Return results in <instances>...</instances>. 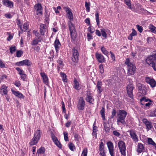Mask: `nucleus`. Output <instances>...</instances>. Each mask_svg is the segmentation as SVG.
I'll return each mask as SVG.
<instances>
[{
	"mask_svg": "<svg viewBox=\"0 0 156 156\" xmlns=\"http://www.w3.org/2000/svg\"><path fill=\"white\" fill-rule=\"evenodd\" d=\"M127 112L124 110H119L117 113V122L118 125H119L121 123L125 124L126 122L125 119L127 115Z\"/></svg>",
	"mask_w": 156,
	"mask_h": 156,
	"instance_id": "1",
	"label": "nucleus"
},
{
	"mask_svg": "<svg viewBox=\"0 0 156 156\" xmlns=\"http://www.w3.org/2000/svg\"><path fill=\"white\" fill-rule=\"evenodd\" d=\"M125 64L127 66V74L128 75H133L136 72V67L135 65L131 63L128 58L126 59Z\"/></svg>",
	"mask_w": 156,
	"mask_h": 156,
	"instance_id": "2",
	"label": "nucleus"
},
{
	"mask_svg": "<svg viewBox=\"0 0 156 156\" xmlns=\"http://www.w3.org/2000/svg\"><path fill=\"white\" fill-rule=\"evenodd\" d=\"M146 62L147 64L151 66L154 71H156V63H155L153 55L147 57L146 59Z\"/></svg>",
	"mask_w": 156,
	"mask_h": 156,
	"instance_id": "3",
	"label": "nucleus"
},
{
	"mask_svg": "<svg viewBox=\"0 0 156 156\" xmlns=\"http://www.w3.org/2000/svg\"><path fill=\"white\" fill-rule=\"evenodd\" d=\"M118 146L121 154L126 155V146L125 143L122 141H120L118 143Z\"/></svg>",
	"mask_w": 156,
	"mask_h": 156,
	"instance_id": "4",
	"label": "nucleus"
},
{
	"mask_svg": "<svg viewBox=\"0 0 156 156\" xmlns=\"http://www.w3.org/2000/svg\"><path fill=\"white\" fill-rule=\"evenodd\" d=\"M68 24L71 37L73 39L75 38L76 37L75 33V28L71 21H69Z\"/></svg>",
	"mask_w": 156,
	"mask_h": 156,
	"instance_id": "5",
	"label": "nucleus"
},
{
	"mask_svg": "<svg viewBox=\"0 0 156 156\" xmlns=\"http://www.w3.org/2000/svg\"><path fill=\"white\" fill-rule=\"evenodd\" d=\"M36 12L38 16H41L42 15V7L40 4L38 3L34 6Z\"/></svg>",
	"mask_w": 156,
	"mask_h": 156,
	"instance_id": "6",
	"label": "nucleus"
},
{
	"mask_svg": "<svg viewBox=\"0 0 156 156\" xmlns=\"http://www.w3.org/2000/svg\"><path fill=\"white\" fill-rule=\"evenodd\" d=\"M136 86L138 87L139 93L144 95L145 94L146 91L145 89V87H144L141 83H139L138 80H136Z\"/></svg>",
	"mask_w": 156,
	"mask_h": 156,
	"instance_id": "7",
	"label": "nucleus"
},
{
	"mask_svg": "<svg viewBox=\"0 0 156 156\" xmlns=\"http://www.w3.org/2000/svg\"><path fill=\"white\" fill-rule=\"evenodd\" d=\"M85 105V101L83 98L82 97L80 98L78 100V103L77 105V107L78 110H83Z\"/></svg>",
	"mask_w": 156,
	"mask_h": 156,
	"instance_id": "8",
	"label": "nucleus"
},
{
	"mask_svg": "<svg viewBox=\"0 0 156 156\" xmlns=\"http://www.w3.org/2000/svg\"><path fill=\"white\" fill-rule=\"evenodd\" d=\"M109 154L111 156H114V146L113 143L111 141L107 143Z\"/></svg>",
	"mask_w": 156,
	"mask_h": 156,
	"instance_id": "9",
	"label": "nucleus"
},
{
	"mask_svg": "<svg viewBox=\"0 0 156 156\" xmlns=\"http://www.w3.org/2000/svg\"><path fill=\"white\" fill-rule=\"evenodd\" d=\"M73 53L72 60L73 62L76 63L78 60L79 53L74 48L73 49Z\"/></svg>",
	"mask_w": 156,
	"mask_h": 156,
	"instance_id": "10",
	"label": "nucleus"
},
{
	"mask_svg": "<svg viewBox=\"0 0 156 156\" xmlns=\"http://www.w3.org/2000/svg\"><path fill=\"white\" fill-rule=\"evenodd\" d=\"M146 82L149 84L152 87H155L156 85V82L153 78L150 77H147L145 78Z\"/></svg>",
	"mask_w": 156,
	"mask_h": 156,
	"instance_id": "11",
	"label": "nucleus"
},
{
	"mask_svg": "<svg viewBox=\"0 0 156 156\" xmlns=\"http://www.w3.org/2000/svg\"><path fill=\"white\" fill-rule=\"evenodd\" d=\"M127 94L129 97L131 98H133V84H131L128 85L126 87Z\"/></svg>",
	"mask_w": 156,
	"mask_h": 156,
	"instance_id": "12",
	"label": "nucleus"
},
{
	"mask_svg": "<svg viewBox=\"0 0 156 156\" xmlns=\"http://www.w3.org/2000/svg\"><path fill=\"white\" fill-rule=\"evenodd\" d=\"M140 101L142 105H145L146 106H149L151 104V101L144 97L142 98Z\"/></svg>",
	"mask_w": 156,
	"mask_h": 156,
	"instance_id": "13",
	"label": "nucleus"
},
{
	"mask_svg": "<svg viewBox=\"0 0 156 156\" xmlns=\"http://www.w3.org/2000/svg\"><path fill=\"white\" fill-rule=\"evenodd\" d=\"M2 4L7 7L12 8L13 6V3L9 0H3Z\"/></svg>",
	"mask_w": 156,
	"mask_h": 156,
	"instance_id": "14",
	"label": "nucleus"
},
{
	"mask_svg": "<svg viewBox=\"0 0 156 156\" xmlns=\"http://www.w3.org/2000/svg\"><path fill=\"white\" fill-rule=\"evenodd\" d=\"M143 122L145 124L147 130L150 129L153 126L151 122L148 121L146 119H144L142 120Z\"/></svg>",
	"mask_w": 156,
	"mask_h": 156,
	"instance_id": "15",
	"label": "nucleus"
},
{
	"mask_svg": "<svg viewBox=\"0 0 156 156\" xmlns=\"http://www.w3.org/2000/svg\"><path fill=\"white\" fill-rule=\"evenodd\" d=\"M95 56L99 62H103L105 61V59L102 55L100 54L96 53Z\"/></svg>",
	"mask_w": 156,
	"mask_h": 156,
	"instance_id": "16",
	"label": "nucleus"
},
{
	"mask_svg": "<svg viewBox=\"0 0 156 156\" xmlns=\"http://www.w3.org/2000/svg\"><path fill=\"white\" fill-rule=\"evenodd\" d=\"M130 135L133 140L135 142H137L138 140V137L136 134L135 132L133 130H130Z\"/></svg>",
	"mask_w": 156,
	"mask_h": 156,
	"instance_id": "17",
	"label": "nucleus"
},
{
	"mask_svg": "<svg viewBox=\"0 0 156 156\" xmlns=\"http://www.w3.org/2000/svg\"><path fill=\"white\" fill-rule=\"evenodd\" d=\"M47 28V27L45 25L43 24L40 25V31L41 35H44L45 32H46Z\"/></svg>",
	"mask_w": 156,
	"mask_h": 156,
	"instance_id": "18",
	"label": "nucleus"
},
{
	"mask_svg": "<svg viewBox=\"0 0 156 156\" xmlns=\"http://www.w3.org/2000/svg\"><path fill=\"white\" fill-rule=\"evenodd\" d=\"M73 87L77 90H79L81 88L79 82L77 81L76 79H75L74 80Z\"/></svg>",
	"mask_w": 156,
	"mask_h": 156,
	"instance_id": "19",
	"label": "nucleus"
},
{
	"mask_svg": "<svg viewBox=\"0 0 156 156\" xmlns=\"http://www.w3.org/2000/svg\"><path fill=\"white\" fill-rule=\"evenodd\" d=\"M86 101L90 103H92L94 101V99L91 96L90 93V92H87V97L85 98Z\"/></svg>",
	"mask_w": 156,
	"mask_h": 156,
	"instance_id": "20",
	"label": "nucleus"
},
{
	"mask_svg": "<svg viewBox=\"0 0 156 156\" xmlns=\"http://www.w3.org/2000/svg\"><path fill=\"white\" fill-rule=\"evenodd\" d=\"M61 46V44L59 40L56 39L54 42V46L57 52L59 50Z\"/></svg>",
	"mask_w": 156,
	"mask_h": 156,
	"instance_id": "21",
	"label": "nucleus"
},
{
	"mask_svg": "<svg viewBox=\"0 0 156 156\" xmlns=\"http://www.w3.org/2000/svg\"><path fill=\"white\" fill-rule=\"evenodd\" d=\"M11 91L12 93L16 96L20 98H24V97L23 96L22 94L20 93L19 91H15L13 90H12Z\"/></svg>",
	"mask_w": 156,
	"mask_h": 156,
	"instance_id": "22",
	"label": "nucleus"
},
{
	"mask_svg": "<svg viewBox=\"0 0 156 156\" xmlns=\"http://www.w3.org/2000/svg\"><path fill=\"white\" fill-rule=\"evenodd\" d=\"M41 75L42 77L44 83L45 84H47L48 83V79L47 76L44 73H41Z\"/></svg>",
	"mask_w": 156,
	"mask_h": 156,
	"instance_id": "23",
	"label": "nucleus"
},
{
	"mask_svg": "<svg viewBox=\"0 0 156 156\" xmlns=\"http://www.w3.org/2000/svg\"><path fill=\"white\" fill-rule=\"evenodd\" d=\"M144 150L143 145L141 143H138L137 151L139 153L142 152Z\"/></svg>",
	"mask_w": 156,
	"mask_h": 156,
	"instance_id": "24",
	"label": "nucleus"
},
{
	"mask_svg": "<svg viewBox=\"0 0 156 156\" xmlns=\"http://www.w3.org/2000/svg\"><path fill=\"white\" fill-rule=\"evenodd\" d=\"M102 85V83L101 81H98V82L97 84V87L98 92L99 93H101L103 90V89L101 87Z\"/></svg>",
	"mask_w": 156,
	"mask_h": 156,
	"instance_id": "25",
	"label": "nucleus"
},
{
	"mask_svg": "<svg viewBox=\"0 0 156 156\" xmlns=\"http://www.w3.org/2000/svg\"><path fill=\"white\" fill-rule=\"evenodd\" d=\"M39 140L34 136L33 139L31 140L30 144L31 145H34L37 143Z\"/></svg>",
	"mask_w": 156,
	"mask_h": 156,
	"instance_id": "26",
	"label": "nucleus"
},
{
	"mask_svg": "<svg viewBox=\"0 0 156 156\" xmlns=\"http://www.w3.org/2000/svg\"><path fill=\"white\" fill-rule=\"evenodd\" d=\"M124 1L125 3L127 5L128 8L133 10V9L132 7L130 0H124Z\"/></svg>",
	"mask_w": 156,
	"mask_h": 156,
	"instance_id": "27",
	"label": "nucleus"
},
{
	"mask_svg": "<svg viewBox=\"0 0 156 156\" xmlns=\"http://www.w3.org/2000/svg\"><path fill=\"white\" fill-rule=\"evenodd\" d=\"M45 149L44 147H41L38 149L37 151V154L38 155L44 154Z\"/></svg>",
	"mask_w": 156,
	"mask_h": 156,
	"instance_id": "28",
	"label": "nucleus"
},
{
	"mask_svg": "<svg viewBox=\"0 0 156 156\" xmlns=\"http://www.w3.org/2000/svg\"><path fill=\"white\" fill-rule=\"evenodd\" d=\"M41 133L40 130H37L35 131L34 136L40 139L41 136Z\"/></svg>",
	"mask_w": 156,
	"mask_h": 156,
	"instance_id": "29",
	"label": "nucleus"
},
{
	"mask_svg": "<svg viewBox=\"0 0 156 156\" xmlns=\"http://www.w3.org/2000/svg\"><path fill=\"white\" fill-rule=\"evenodd\" d=\"M149 29L151 32L156 33V27L151 24L149 26Z\"/></svg>",
	"mask_w": 156,
	"mask_h": 156,
	"instance_id": "30",
	"label": "nucleus"
},
{
	"mask_svg": "<svg viewBox=\"0 0 156 156\" xmlns=\"http://www.w3.org/2000/svg\"><path fill=\"white\" fill-rule=\"evenodd\" d=\"M60 75L62 77V80L63 82H67V81L66 75L63 73H61Z\"/></svg>",
	"mask_w": 156,
	"mask_h": 156,
	"instance_id": "31",
	"label": "nucleus"
},
{
	"mask_svg": "<svg viewBox=\"0 0 156 156\" xmlns=\"http://www.w3.org/2000/svg\"><path fill=\"white\" fill-rule=\"evenodd\" d=\"M101 50L103 54L106 55H108V52L106 48L104 46L101 47Z\"/></svg>",
	"mask_w": 156,
	"mask_h": 156,
	"instance_id": "32",
	"label": "nucleus"
},
{
	"mask_svg": "<svg viewBox=\"0 0 156 156\" xmlns=\"http://www.w3.org/2000/svg\"><path fill=\"white\" fill-rule=\"evenodd\" d=\"M90 2H85V6L86 9V10L87 12H89L90 10Z\"/></svg>",
	"mask_w": 156,
	"mask_h": 156,
	"instance_id": "33",
	"label": "nucleus"
},
{
	"mask_svg": "<svg viewBox=\"0 0 156 156\" xmlns=\"http://www.w3.org/2000/svg\"><path fill=\"white\" fill-rule=\"evenodd\" d=\"M67 15L68 18L70 20L69 21H71L73 19V14L71 11L68 12L67 13Z\"/></svg>",
	"mask_w": 156,
	"mask_h": 156,
	"instance_id": "34",
	"label": "nucleus"
},
{
	"mask_svg": "<svg viewBox=\"0 0 156 156\" xmlns=\"http://www.w3.org/2000/svg\"><path fill=\"white\" fill-rule=\"evenodd\" d=\"M97 131V127H96V126H94L93 129L92 135L93 136H94L95 138H97L96 132Z\"/></svg>",
	"mask_w": 156,
	"mask_h": 156,
	"instance_id": "35",
	"label": "nucleus"
},
{
	"mask_svg": "<svg viewBox=\"0 0 156 156\" xmlns=\"http://www.w3.org/2000/svg\"><path fill=\"white\" fill-rule=\"evenodd\" d=\"M102 36L105 38L107 37V35L105 32V29L102 28L100 29Z\"/></svg>",
	"mask_w": 156,
	"mask_h": 156,
	"instance_id": "36",
	"label": "nucleus"
},
{
	"mask_svg": "<svg viewBox=\"0 0 156 156\" xmlns=\"http://www.w3.org/2000/svg\"><path fill=\"white\" fill-rule=\"evenodd\" d=\"M147 141L148 143L150 144H151L154 146L156 145L155 143L152 140V139L151 138H148Z\"/></svg>",
	"mask_w": 156,
	"mask_h": 156,
	"instance_id": "37",
	"label": "nucleus"
},
{
	"mask_svg": "<svg viewBox=\"0 0 156 156\" xmlns=\"http://www.w3.org/2000/svg\"><path fill=\"white\" fill-rule=\"evenodd\" d=\"M23 65H25L28 66L31 65V63L30 61L27 59L23 60Z\"/></svg>",
	"mask_w": 156,
	"mask_h": 156,
	"instance_id": "38",
	"label": "nucleus"
},
{
	"mask_svg": "<svg viewBox=\"0 0 156 156\" xmlns=\"http://www.w3.org/2000/svg\"><path fill=\"white\" fill-rule=\"evenodd\" d=\"M95 16L96 18V21L98 26L99 25L100 21L99 20V13L97 12H96L95 14Z\"/></svg>",
	"mask_w": 156,
	"mask_h": 156,
	"instance_id": "39",
	"label": "nucleus"
},
{
	"mask_svg": "<svg viewBox=\"0 0 156 156\" xmlns=\"http://www.w3.org/2000/svg\"><path fill=\"white\" fill-rule=\"evenodd\" d=\"M105 109L104 108H103L101 111L100 112L101 115V117L104 120H105Z\"/></svg>",
	"mask_w": 156,
	"mask_h": 156,
	"instance_id": "40",
	"label": "nucleus"
},
{
	"mask_svg": "<svg viewBox=\"0 0 156 156\" xmlns=\"http://www.w3.org/2000/svg\"><path fill=\"white\" fill-rule=\"evenodd\" d=\"M7 87L5 85L2 86V88L3 89V92L4 94H7L8 91L7 90Z\"/></svg>",
	"mask_w": 156,
	"mask_h": 156,
	"instance_id": "41",
	"label": "nucleus"
},
{
	"mask_svg": "<svg viewBox=\"0 0 156 156\" xmlns=\"http://www.w3.org/2000/svg\"><path fill=\"white\" fill-rule=\"evenodd\" d=\"M40 41H39L38 39H35L33 41L31 44L32 45H36Z\"/></svg>",
	"mask_w": 156,
	"mask_h": 156,
	"instance_id": "42",
	"label": "nucleus"
},
{
	"mask_svg": "<svg viewBox=\"0 0 156 156\" xmlns=\"http://www.w3.org/2000/svg\"><path fill=\"white\" fill-rule=\"evenodd\" d=\"M29 27V24L27 23H24L23 25V30L24 31H26Z\"/></svg>",
	"mask_w": 156,
	"mask_h": 156,
	"instance_id": "43",
	"label": "nucleus"
},
{
	"mask_svg": "<svg viewBox=\"0 0 156 156\" xmlns=\"http://www.w3.org/2000/svg\"><path fill=\"white\" fill-rule=\"evenodd\" d=\"M64 140L66 141H68L69 139L68 137V134L67 132H63Z\"/></svg>",
	"mask_w": 156,
	"mask_h": 156,
	"instance_id": "44",
	"label": "nucleus"
},
{
	"mask_svg": "<svg viewBox=\"0 0 156 156\" xmlns=\"http://www.w3.org/2000/svg\"><path fill=\"white\" fill-rule=\"evenodd\" d=\"M16 69L17 71L19 74L20 75L23 74L24 73L23 71L19 67L16 68Z\"/></svg>",
	"mask_w": 156,
	"mask_h": 156,
	"instance_id": "45",
	"label": "nucleus"
},
{
	"mask_svg": "<svg viewBox=\"0 0 156 156\" xmlns=\"http://www.w3.org/2000/svg\"><path fill=\"white\" fill-rule=\"evenodd\" d=\"M87 149L86 148H85L83 150L82 156H87Z\"/></svg>",
	"mask_w": 156,
	"mask_h": 156,
	"instance_id": "46",
	"label": "nucleus"
},
{
	"mask_svg": "<svg viewBox=\"0 0 156 156\" xmlns=\"http://www.w3.org/2000/svg\"><path fill=\"white\" fill-rule=\"evenodd\" d=\"M23 53V52L21 51H17L16 52V56L18 57H20L22 55Z\"/></svg>",
	"mask_w": 156,
	"mask_h": 156,
	"instance_id": "47",
	"label": "nucleus"
},
{
	"mask_svg": "<svg viewBox=\"0 0 156 156\" xmlns=\"http://www.w3.org/2000/svg\"><path fill=\"white\" fill-rule=\"evenodd\" d=\"M69 149L72 151H73L75 149V146L74 144L70 143L69 144Z\"/></svg>",
	"mask_w": 156,
	"mask_h": 156,
	"instance_id": "48",
	"label": "nucleus"
},
{
	"mask_svg": "<svg viewBox=\"0 0 156 156\" xmlns=\"http://www.w3.org/2000/svg\"><path fill=\"white\" fill-rule=\"evenodd\" d=\"M51 137L54 142L58 140L57 137L54 135L53 133H51Z\"/></svg>",
	"mask_w": 156,
	"mask_h": 156,
	"instance_id": "49",
	"label": "nucleus"
},
{
	"mask_svg": "<svg viewBox=\"0 0 156 156\" xmlns=\"http://www.w3.org/2000/svg\"><path fill=\"white\" fill-rule=\"evenodd\" d=\"M10 52L11 53L14 52L16 50V48L15 46L11 47L10 48Z\"/></svg>",
	"mask_w": 156,
	"mask_h": 156,
	"instance_id": "50",
	"label": "nucleus"
},
{
	"mask_svg": "<svg viewBox=\"0 0 156 156\" xmlns=\"http://www.w3.org/2000/svg\"><path fill=\"white\" fill-rule=\"evenodd\" d=\"M54 143L59 148H61L62 147V145L58 141V140L56 141Z\"/></svg>",
	"mask_w": 156,
	"mask_h": 156,
	"instance_id": "51",
	"label": "nucleus"
},
{
	"mask_svg": "<svg viewBox=\"0 0 156 156\" xmlns=\"http://www.w3.org/2000/svg\"><path fill=\"white\" fill-rule=\"evenodd\" d=\"M87 30L91 33H93L95 31V29L94 28L91 27H89L87 29Z\"/></svg>",
	"mask_w": 156,
	"mask_h": 156,
	"instance_id": "52",
	"label": "nucleus"
},
{
	"mask_svg": "<svg viewBox=\"0 0 156 156\" xmlns=\"http://www.w3.org/2000/svg\"><path fill=\"white\" fill-rule=\"evenodd\" d=\"M100 69V72L101 73H103L104 72L103 66L102 64H100L99 66Z\"/></svg>",
	"mask_w": 156,
	"mask_h": 156,
	"instance_id": "53",
	"label": "nucleus"
},
{
	"mask_svg": "<svg viewBox=\"0 0 156 156\" xmlns=\"http://www.w3.org/2000/svg\"><path fill=\"white\" fill-rule=\"evenodd\" d=\"M104 146L102 142H101L100 144L99 147V150H104Z\"/></svg>",
	"mask_w": 156,
	"mask_h": 156,
	"instance_id": "54",
	"label": "nucleus"
},
{
	"mask_svg": "<svg viewBox=\"0 0 156 156\" xmlns=\"http://www.w3.org/2000/svg\"><path fill=\"white\" fill-rule=\"evenodd\" d=\"M149 116L150 117H156V115H155V110L153 112H151L149 115Z\"/></svg>",
	"mask_w": 156,
	"mask_h": 156,
	"instance_id": "55",
	"label": "nucleus"
},
{
	"mask_svg": "<svg viewBox=\"0 0 156 156\" xmlns=\"http://www.w3.org/2000/svg\"><path fill=\"white\" fill-rule=\"evenodd\" d=\"M136 28L138 29V30L141 33L142 32L143 29L142 27L138 25H136Z\"/></svg>",
	"mask_w": 156,
	"mask_h": 156,
	"instance_id": "56",
	"label": "nucleus"
},
{
	"mask_svg": "<svg viewBox=\"0 0 156 156\" xmlns=\"http://www.w3.org/2000/svg\"><path fill=\"white\" fill-rule=\"evenodd\" d=\"M58 62L59 64L58 68V69H59V68H62L63 67L62 62L60 60H59L58 61Z\"/></svg>",
	"mask_w": 156,
	"mask_h": 156,
	"instance_id": "57",
	"label": "nucleus"
},
{
	"mask_svg": "<svg viewBox=\"0 0 156 156\" xmlns=\"http://www.w3.org/2000/svg\"><path fill=\"white\" fill-rule=\"evenodd\" d=\"M116 113V111L114 109H113L112 111V115L111 117L112 118H113L115 116V115Z\"/></svg>",
	"mask_w": 156,
	"mask_h": 156,
	"instance_id": "58",
	"label": "nucleus"
},
{
	"mask_svg": "<svg viewBox=\"0 0 156 156\" xmlns=\"http://www.w3.org/2000/svg\"><path fill=\"white\" fill-rule=\"evenodd\" d=\"M33 33L35 35L38 37V38H39L40 37V34L36 30H34L33 31Z\"/></svg>",
	"mask_w": 156,
	"mask_h": 156,
	"instance_id": "59",
	"label": "nucleus"
},
{
	"mask_svg": "<svg viewBox=\"0 0 156 156\" xmlns=\"http://www.w3.org/2000/svg\"><path fill=\"white\" fill-rule=\"evenodd\" d=\"M0 67L1 68H5V64L3 63L2 61L0 59Z\"/></svg>",
	"mask_w": 156,
	"mask_h": 156,
	"instance_id": "60",
	"label": "nucleus"
},
{
	"mask_svg": "<svg viewBox=\"0 0 156 156\" xmlns=\"http://www.w3.org/2000/svg\"><path fill=\"white\" fill-rule=\"evenodd\" d=\"M113 134L114 135L117 136H119L120 135V133L118 132L115 130L113 131Z\"/></svg>",
	"mask_w": 156,
	"mask_h": 156,
	"instance_id": "61",
	"label": "nucleus"
},
{
	"mask_svg": "<svg viewBox=\"0 0 156 156\" xmlns=\"http://www.w3.org/2000/svg\"><path fill=\"white\" fill-rule=\"evenodd\" d=\"M104 129L105 132L107 133H108L109 131V128L106 125H105L104 126Z\"/></svg>",
	"mask_w": 156,
	"mask_h": 156,
	"instance_id": "62",
	"label": "nucleus"
},
{
	"mask_svg": "<svg viewBox=\"0 0 156 156\" xmlns=\"http://www.w3.org/2000/svg\"><path fill=\"white\" fill-rule=\"evenodd\" d=\"M14 84L16 87H19L20 86L21 84L20 82L19 81H16L14 83Z\"/></svg>",
	"mask_w": 156,
	"mask_h": 156,
	"instance_id": "63",
	"label": "nucleus"
},
{
	"mask_svg": "<svg viewBox=\"0 0 156 156\" xmlns=\"http://www.w3.org/2000/svg\"><path fill=\"white\" fill-rule=\"evenodd\" d=\"M100 151V154L102 156H105V152L104 150H99Z\"/></svg>",
	"mask_w": 156,
	"mask_h": 156,
	"instance_id": "64",
	"label": "nucleus"
}]
</instances>
